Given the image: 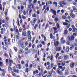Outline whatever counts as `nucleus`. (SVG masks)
Segmentation results:
<instances>
[{"instance_id":"nucleus-1","label":"nucleus","mask_w":77,"mask_h":77,"mask_svg":"<svg viewBox=\"0 0 77 77\" xmlns=\"http://www.w3.org/2000/svg\"><path fill=\"white\" fill-rule=\"evenodd\" d=\"M67 39L69 41L71 42V41L74 40V36L73 35H72L71 36H68L67 37Z\"/></svg>"},{"instance_id":"nucleus-2","label":"nucleus","mask_w":77,"mask_h":77,"mask_svg":"<svg viewBox=\"0 0 77 77\" xmlns=\"http://www.w3.org/2000/svg\"><path fill=\"white\" fill-rule=\"evenodd\" d=\"M54 45L55 47H58L59 46V43L58 41H56V40L55 39L54 40Z\"/></svg>"},{"instance_id":"nucleus-3","label":"nucleus","mask_w":77,"mask_h":77,"mask_svg":"<svg viewBox=\"0 0 77 77\" xmlns=\"http://www.w3.org/2000/svg\"><path fill=\"white\" fill-rule=\"evenodd\" d=\"M20 45L22 48H24V42L23 41H20Z\"/></svg>"},{"instance_id":"nucleus-4","label":"nucleus","mask_w":77,"mask_h":77,"mask_svg":"<svg viewBox=\"0 0 77 77\" xmlns=\"http://www.w3.org/2000/svg\"><path fill=\"white\" fill-rule=\"evenodd\" d=\"M51 12L52 14H54V15H56V11L53 9H51Z\"/></svg>"},{"instance_id":"nucleus-5","label":"nucleus","mask_w":77,"mask_h":77,"mask_svg":"<svg viewBox=\"0 0 77 77\" xmlns=\"http://www.w3.org/2000/svg\"><path fill=\"white\" fill-rule=\"evenodd\" d=\"M64 38L62 37L61 39V43L62 44H65L66 41L65 40H64Z\"/></svg>"},{"instance_id":"nucleus-6","label":"nucleus","mask_w":77,"mask_h":77,"mask_svg":"<svg viewBox=\"0 0 77 77\" xmlns=\"http://www.w3.org/2000/svg\"><path fill=\"white\" fill-rule=\"evenodd\" d=\"M19 53L20 54H23V53H24V51H23V49L20 48L19 51Z\"/></svg>"},{"instance_id":"nucleus-7","label":"nucleus","mask_w":77,"mask_h":77,"mask_svg":"<svg viewBox=\"0 0 77 77\" xmlns=\"http://www.w3.org/2000/svg\"><path fill=\"white\" fill-rule=\"evenodd\" d=\"M56 50L57 51H60L62 50V48L61 47H57L56 48Z\"/></svg>"},{"instance_id":"nucleus-8","label":"nucleus","mask_w":77,"mask_h":77,"mask_svg":"<svg viewBox=\"0 0 77 77\" xmlns=\"http://www.w3.org/2000/svg\"><path fill=\"white\" fill-rule=\"evenodd\" d=\"M68 23H67L64 22L63 23V25L64 26H66L67 27V28L68 29V28H69V25L68 24Z\"/></svg>"},{"instance_id":"nucleus-9","label":"nucleus","mask_w":77,"mask_h":77,"mask_svg":"<svg viewBox=\"0 0 77 77\" xmlns=\"http://www.w3.org/2000/svg\"><path fill=\"white\" fill-rule=\"evenodd\" d=\"M26 31L23 30L22 32V35L24 36H26Z\"/></svg>"},{"instance_id":"nucleus-10","label":"nucleus","mask_w":77,"mask_h":77,"mask_svg":"<svg viewBox=\"0 0 77 77\" xmlns=\"http://www.w3.org/2000/svg\"><path fill=\"white\" fill-rule=\"evenodd\" d=\"M60 70V69H57V72L59 75H62V73L61 72H60V71H59Z\"/></svg>"},{"instance_id":"nucleus-11","label":"nucleus","mask_w":77,"mask_h":77,"mask_svg":"<svg viewBox=\"0 0 77 77\" xmlns=\"http://www.w3.org/2000/svg\"><path fill=\"white\" fill-rule=\"evenodd\" d=\"M72 27L73 29L72 31L73 32H75V30H76L77 29L74 27V25H72Z\"/></svg>"},{"instance_id":"nucleus-12","label":"nucleus","mask_w":77,"mask_h":77,"mask_svg":"<svg viewBox=\"0 0 77 77\" xmlns=\"http://www.w3.org/2000/svg\"><path fill=\"white\" fill-rule=\"evenodd\" d=\"M50 63L49 62H48L47 63H45L44 64L45 66L46 67L47 66V65H50Z\"/></svg>"},{"instance_id":"nucleus-13","label":"nucleus","mask_w":77,"mask_h":77,"mask_svg":"<svg viewBox=\"0 0 77 77\" xmlns=\"http://www.w3.org/2000/svg\"><path fill=\"white\" fill-rule=\"evenodd\" d=\"M70 17H72V18H75V16L74 14L72 13H70Z\"/></svg>"},{"instance_id":"nucleus-14","label":"nucleus","mask_w":77,"mask_h":77,"mask_svg":"<svg viewBox=\"0 0 77 77\" xmlns=\"http://www.w3.org/2000/svg\"><path fill=\"white\" fill-rule=\"evenodd\" d=\"M39 72L37 69L35 70V71L33 72V73L34 74H38Z\"/></svg>"},{"instance_id":"nucleus-15","label":"nucleus","mask_w":77,"mask_h":77,"mask_svg":"<svg viewBox=\"0 0 77 77\" xmlns=\"http://www.w3.org/2000/svg\"><path fill=\"white\" fill-rule=\"evenodd\" d=\"M16 68L18 69H21V65L19 64L16 65Z\"/></svg>"},{"instance_id":"nucleus-16","label":"nucleus","mask_w":77,"mask_h":77,"mask_svg":"<svg viewBox=\"0 0 77 77\" xmlns=\"http://www.w3.org/2000/svg\"><path fill=\"white\" fill-rule=\"evenodd\" d=\"M72 8L74 12H77V9H75V7L74 6L72 7Z\"/></svg>"},{"instance_id":"nucleus-17","label":"nucleus","mask_w":77,"mask_h":77,"mask_svg":"<svg viewBox=\"0 0 77 77\" xmlns=\"http://www.w3.org/2000/svg\"><path fill=\"white\" fill-rule=\"evenodd\" d=\"M13 62V61L12 60H9V63L10 64L9 65L10 66H11L12 65V63Z\"/></svg>"},{"instance_id":"nucleus-18","label":"nucleus","mask_w":77,"mask_h":77,"mask_svg":"<svg viewBox=\"0 0 77 77\" xmlns=\"http://www.w3.org/2000/svg\"><path fill=\"white\" fill-rule=\"evenodd\" d=\"M69 49V47H66L65 51L66 53H68Z\"/></svg>"},{"instance_id":"nucleus-19","label":"nucleus","mask_w":77,"mask_h":77,"mask_svg":"<svg viewBox=\"0 0 77 77\" xmlns=\"http://www.w3.org/2000/svg\"><path fill=\"white\" fill-rule=\"evenodd\" d=\"M46 69L47 70H49L51 69L50 65H49L48 67H46Z\"/></svg>"},{"instance_id":"nucleus-20","label":"nucleus","mask_w":77,"mask_h":77,"mask_svg":"<svg viewBox=\"0 0 77 77\" xmlns=\"http://www.w3.org/2000/svg\"><path fill=\"white\" fill-rule=\"evenodd\" d=\"M59 5H60V7H61V8H63V5L61 3V2H59Z\"/></svg>"},{"instance_id":"nucleus-21","label":"nucleus","mask_w":77,"mask_h":77,"mask_svg":"<svg viewBox=\"0 0 77 77\" xmlns=\"http://www.w3.org/2000/svg\"><path fill=\"white\" fill-rule=\"evenodd\" d=\"M61 3L63 4V5H66L67 4V3H66L65 2L63 1H60Z\"/></svg>"},{"instance_id":"nucleus-22","label":"nucleus","mask_w":77,"mask_h":77,"mask_svg":"<svg viewBox=\"0 0 77 77\" xmlns=\"http://www.w3.org/2000/svg\"><path fill=\"white\" fill-rule=\"evenodd\" d=\"M64 57L65 60H67V59L68 58V56L67 55H64Z\"/></svg>"},{"instance_id":"nucleus-23","label":"nucleus","mask_w":77,"mask_h":77,"mask_svg":"<svg viewBox=\"0 0 77 77\" xmlns=\"http://www.w3.org/2000/svg\"><path fill=\"white\" fill-rule=\"evenodd\" d=\"M56 26L57 28H58V29H60V25H59V24L57 23Z\"/></svg>"},{"instance_id":"nucleus-24","label":"nucleus","mask_w":77,"mask_h":77,"mask_svg":"<svg viewBox=\"0 0 77 77\" xmlns=\"http://www.w3.org/2000/svg\"><path fill=\"white\" fill-rule=\"evenodd\" d=\"M32 43H30L29 44L28 46V48H30V47H32Z\"/></svg>"},{"instance_id":"nucleus-25","label":"nucleus","mask_w":77,"mask_h":77,"mask_svg":"<svg viewBox=\"0 0 77 77\" xmlns=\"http://www.w3.org/2000/svg\"><path fill=\"white\" fill-rule=\"evenodd\" d=\"M32 17L33 18H36V15L35 14V13H34V14L32 15Z\"/></svg>"},{"instance_id":"nucleus-26","label":"nucleus","mask_w":77,"mask_h":77,"mask_svg":"<svg viewBox=\"0 0 77 77\" xmlns=\"http://www.w3.org/2000/svg\"><path fill=\"white\" fill-rule=\"evenodd\" d=\"M53 5H55L56 7H57V2H53Z\"/></svg>"},{"instance_id":"nucleus-27","label":"nucleus","mask_w":77,"mask_h":77,"mask_svg":"<svg viewBox=\"0 0 77 77\" xmlns=\"http://www.w3.org/2000/svg\"><path fill=\"white\" fill-rule=\"evenodd\" d=\"M74 63H71L70 64V66L71 68H73V67H74Z\"/></svg>"},{"instance_id":"nucleus-28","label":"nucleus","mask_w":77,"mask_h":77,"mask_svg":"<svg viewBox=\"0 0 77 77\" xmlns=\"http://www.w3.org/2000/svg\"><path fill=\"white\" fill-rule=\"evenodd\" d=\"M68 74H69V73L68 72V70H66L65 71V74H66V75H68Z\"/></svg>"},{"instance_id":"nucleus-29","label":"nucleus","mask_w":77,"mask_h":77,"mask_svg":"<svg viewBox=\"0 0 77 77\" xmlns=\"http://www.w3.org/2000/svg\"><path fill=\"white\" fill-rule=\"evenodd\" d=\"M53 29H54V31H55L54 33H56V30H57V28L53 27Z\"/></svg>"},{"instance_id":"nucleus-30","label":"nucleus","mask_w":77,"mask_h":77,"mask_svg":"<svg viewBox=\"0 0 77 77\" xmlns=\"http://www.w3.org/2000/svg\"><path fill=\"white\" fill-rule=\"evenodd\" d=\"M52 1H49L48 2V4L49 5H52Z\"/></svg>"},{"instance_id":"nucleus-31","label":"nucleus","mask_w":77,"mask_h":77,"mask_svg":"<svg viewBox=\"0 0 77 77\" xmlns=\"http://www.w3.org/2000/svg\"><path fill=\"white\" fill-rule=\"evenodd\" d=\"M48 76L49 77H51V73L50 72H48Z\"/></svg>"},{"instance_id":"nucleus-32","label":"nucleus","mask_w":77,"mask_h":77,"mask_svg":"<svg viewBox=\"0 0 77 77\" xmlns=\"http://www.w3.org/2000/svg\"><path fill=\"white\" fill-rule=\"evenodd\" d=\"M14 49L15 52L17 51V48L16 47H14L13 48Z\"/></svg>"},{"instance_id":"nucleus-33","label":"nucleus","mask_w":77,"mask_h":77,"mask_svg":"<svg viewBox=\"0 0 77 77\" xmlns=\"http://www.w3.org/2000/svg\"><path fill=\"white\" fill-rule=\"evenodd\" d=\"M62 18L63 20H65V19H66V17L65 16H63Z\"/></svg>"},{"instance_id":"nucleus-34","label":"nucleus","mask_w":77,"mask_h":77,"mask_svg":"<svg viewBox=\"0 0 77 77\" xmlns=\"http://www.w3.org/2000/svg\"><path fill=\"white\" fill-rule=\"evenodd\" d=\"M38 25L36 24L35 26L34 27V29H35V30H36V27H38Z\"/></svg>"},{"instance_id":"nucleus-35","label":"nucleus","mask_w":77,"mask_h":77,"mask_svg":"<svg viewBox=\"0 0 77 77\" xmlns=\"http://www.w3.org/2000/svg\"><path fill=\"white\" fill-rule=\"evenodd\" d=\"M22 18L23 19V20H25V19H26V17L25 16H24V15H22Z\"/></svg>"},{"instance_id":"nucleus-36","label":"nucleus","mask_w":77,"mask_h":77,"mask_svg":"<svg viewBox=\"0 0 77 77\" xmlns=\"http://www.w3.org/2000/svg\"><path fill=\"white\" fill-rule=\"evenodd\" d=\"M26 1H28V0H26ZM29 4H31V2H32V0H29Z\"/></svg>"},{"instance_id":"nucleus-37","label":"nucleus","mask_w":77,"mask_h":77,"mask_svg":"<svg viewBox=\"0 0 77 77\" xmlns=\"http://www.w3.org/2000/svg\"><path fill=\"white\" fill-rule=\"evenodd\" d=\"M59 56V53H57L56 55L55 56V57L56 58V59H57V57L58 56Z\"/></svg>"},{"instance_id":"nucleus-38","label":"nucleus","mask_w":77,"mask_h":77,"mask_svg":"<svg viewBox=\"0 0 77 77\" xmlns=\"http://www.w3.org/2000/svg\"><path fill=\"white\" fill-rule=\"evenodd\" d=\"M13 71L14 72H17V73H18L19 72L17 71V70L15 69H14Z\"/></svg>"},{"instance_id":"nucleus-39","label":"nucleus","mask_w":77,"mask_h":77,"mask_svg":"<svg viewBox=\"0 0 77 77\" xmlns=\"http://www.w3.org/2000/svg\"><path fill=\"white\" fill-rule=\"evenodd\" d=\"M50 38L52 39H53V35H52V33H51L50 34Z\"/></svg>"},{"instance_id":"nucleus-40","label":"nucleus","mask_w":77,"mask_h":77,"mask_svg":"<svg viewBox=\"0 0 77 77\" xmlns=\"http://www.w3.org/2000/svg\"><path fill=\"white\" fill-rule=\"evenodd\" d=\"M54 20L55 22H57L58 21V18L57 17H56L54 19Z\"/></svg>"},{"instance_id":"nucleus-41","label":"nucleus","mask_w":77,"mask_h":77,"mask_svg":"<svg viewBox=\"0 0 77 77\" xmlns=\"http://www.w3.org/2000/svg\"><path fill=\"white\" fill-rule=\"evenodd\" d=\"M16 38L17 39H20V37L18 35H16Z\"/></svg>"},{"instance_id":"nucleus-42","label":"nucleus","mask_w":77,"mask_h":77,"mask_svg":"<svg viewBox=\"0 0 77 77\" xmlns=\"http://www.w3.org/2000/svg\"><path fill=\"white\" fill-rule=\"evenodd\" d=\"M65 67H63V68L62 69V71H65Z\"/></svg>"},{"instance_id":"nucleus-43","label":"nucleus","mask_w":77,"mask_h":77,"mask_svg":"<svg viewBox=\"0 0 77 77\" xmlns=\"http://www.w3.org/2000/svg\"><path fill=\"white\" fill-rule=\"evenodd\" d=\"M66 44L68 45H70V43L69 42V41H67L66 43Z\"/></svg>"},{"instance_id":"nucleus-44","label":"nucleus","mask_w":77,"mask_h":77,"mask_svg":"<svg viewBox=\"0 0 77 77\" xmlns=\"http://www.w3.org/2000/svg\"><path fill=\"white\" fill-rule=\"evenodd\" d=\"M56 73V72L55 71H54V70L53 69H52L51 71V73L52 74V73Z\"/></svg>"},{"instance_id":"nucleus-45","label":"nucleus","mask_w":77,"mask_h":77,"mask_svg":"<svg viewBox=\"0 0 77 77\" xmlns=\"http://www.w3.org/2000/svg\"><path fill=\"white\" fill-rule=\"evenodd\" d=\"M48 26V24H46V26H45V30H46L47 29Z\"/></svg>"},{"instance_id":"nucleus-46","label":"nucleus","mask_w":77,"mask_h":77,"mask_svg":"<svg viewBox=\"0 0 77 77\" xmlns=\"http://www.w3.org/2000/svg\"><path fill=\"white\" fill-rule=\"evenodd\" d=\"M31 34V32L30 31H28V35H30Z\"/></svg>"},{"instance_id":"nucleus-47","label":"nucleus","mask_w":77,"mask_h":77,"mask_svg":"<svg viewBox=\"0 0 77 77\" xmlns=\"http://www.w3.org/2000/svg\"><path fill=\"white\" fill-rule=\"evenodd\" d=\"M28 39H31L32 37L31 35H28Z\"/></svg>"},{"instance_id":"nucleus-48","label":"nucleus","mask_w":77,"mask_h":77,"mask_svg":"<svg viewBox=\"0 0 77 77\" xmlns=\"http://www.w3.org/2000/svg\"><path fill=\"white\" fill-rule=\"evenodd\" d=\"M69 56L70 57H71V58H72V59H73V58H74V57H73V56H72V54H69Z\"/></svg>"},{"instance_id":"nucleus-49","label":"nucleus","mask_w":77,"mask_h":77,"mask_svg":"<svg viewBox=\"0 0 77 77\" xmlns=\"http://www.w3.org/2000/svg\"><path fill=\"white\" fill-rule=\"evenodd\" d=\"M29 72V68H26V72Z\"/></svg>"},{"instance_id":"nucleus-50","label":"nucleus","mask_w":77,"mask_h":77,"mask_svg":"<svg viewBox=\"0 0 77 77\" xmlns=\"http://www.w3.org/2000/svg\"><path fill=\"white\" fill-rule=\"evenodd\" d=\"M53 55H51V59L50 60L51 61H52L53 60Z\"/></svg>"},{"instance_id":"nucleus-51","label":"nucleus","mask_w":77,"mask_h":77,"mask_svg":"<svg viewBox=\"0 0 77 77\" xmlns=\"http://www.w3.org/2000/svg\"><path fill=\"white\" fill-rule=\"evenodd\" d=\"M62 59V56H60L58 58V60H60V59Z\"/></svg>"},{"instance_id":"nucleus-52","label":"nucleus","mask_w":77,"mask_h":77,"mask_svg":"<svg viewBox=\"0 0 77 77\" xmlns=\"http://www.w3.org/2000/svg\"><path fill=\"white\" fill-rule=\"evenodd\" d=\"M18 57L19 58V60H21V57L20 56V55H19L18 56Z\"/></svg>"},{"instance_id":"nucleus-53","label":"nucleus","mask_w":77,"mask_h":77,"mask_svg":"<svg viewBox=\"0 0 77 77\" xmlns=\"http://www.w3.org/2000/svg\"><path fill=\"white\" fill-rule=\"evenodd\" d=\"M34 19H35L33 20V22L34 23H35L36 22V21H37V20H36L35 18H34Z\"/></svg>"},{"instance_id":"nucleus-54","label":"nucleus","mask_w":77,"mask_h":77,"mask_svg":"<svg viewBox=\"0 0 77 77\" xmlns=\"http://www.w3.org/2000/svg\"><path fill=\"white\" fill-rule=\"evenodd\" d=\"M23 14L24 15H26V11H24L23 12Z\"/></svg>"},{"instance_id":"nucleus-55","label":"nucleus","mask_w":77,"mask_h":77,"mask_svg":"<svg viewBox=\"0 0 77 77\" xmlns=\"http://www.w3.org/2000/svg\"><path fill=\"white\" fill-rule=\"evenodd\" d=\"M20 24H21V25L22 24V23H23V20L22 19L20 20Z\"/></svg>"},{"instance_id":"nucleus-56","label":"nucleus","mask_w":77,"mask_h":77,"mask_svg":"<svg viewBox=\"0 0 77 77\" xmlns=\"http://www.w3.org/2000/svg\"><path fill=\"white\" fill-rule=\"evenodd\" d=\"M61 65L62 66H65V63L63 62L62 63Z\"/></svg>"},{"instance_id":"nucleus-57","label":"nucleus","mask_w":77,"mask_h":77,"mask_svg":"<svg viewBox=\"0 0 77 77\" xmlns=\"http://www.w3.org/2000/svg\"><path fill=\"white\" fill-rule=\"evenodd\" d=\"M9 53H10V54H12V50L11 49H10L9 50Z\"/></svg>"},{"instance_id":"nucleus-58","label":"nucleus","mask_w":77,"mask_h":77,"mask_svg":"<svg viewBox=\"0 0 77 77\" xmlns=\"http://www.w3.org/2000/svg\"><path fill=\"white\" fill-rule=\"evenodd\" d=\"M19 32H22V29L21 28H20L19 29Z\"/></svg>"},{"instance_id":"nucleus-59","label":"nucleus","mask_w":77,"mask_h":77,"mask_svg":"<svg viewBox=\"0 0 77 77\" xmlns=\"http://www.w3.org/2000/svg\"><path fill=\"white\" fill-rule=\"evenodd\" d=\"M58 34H57L56 35V37H57V40H59V37L58 36Z\"/></svg>"},{"instance_id":"nucleus-60","label":"nucleus","mask_w":77,"mask_h":77,"mask_svg":"<svg viewBox=\"0 0 77 77\" xmlns=\"http://www.w3.org/2000/svg\"><path fill=\"white\" fill-rule=\"evenodd\" d=\"M0 65L1 66H3V63H2V62H0Z\"/></svg>"},{"instance_id":"nucleus-61","label":"nucleus","mask_w":77,"mask_h":77,"mask_svg":"<svg viewBox=\"0 0 77 77\" xmlns=\"http://www.w3.org/2000/svg\"><path fill=\"white\" fill-rule=\"evenodd\" d=\"M37 2V0H34L33 3H36Z\"/></svg>"},{"instance_id":"nucleus-62","label":"nucleus","mask_w":77,"mask_h":77,"mask_svg":"<svg viewBox=\"0 0 77 77\" xmlns=\"http://www.w3.org/2000/svg\"><path fill=\"white\" fill-rule=\"evenodd\" d=\"M47 73V71L46 70H45L44 72L43 73L44 74H45Z\"/></svg>"},{"instance_id":"nucleus-63","label":"nucleus","mask_w":77,"mask_h":77,"mask_svg":"<svg viewBox=\"0 0 77 77\" xmlns=\"http://www.w3.org/2000/svg\"><path fill=\"white\" fill-rule=\"evenodd\" d=\"M41 36H42V38H44L45 37V35H44L43 34L41 35Z\"/></svg>"},{"instance_id":"nucleus-64","label":"nucleus","mask_w":77,"mask_h":77,"mask_svg":"<svg viewBox=\"0 0 77 77\" xmlns=\"http://www.w3.org/2000/svg\"><path fill=\"white\" fill-rule=\"evenodd\" d=\"M9 18L8 17H6V20H7V21H8L9 20Z\"/></svg>"}]
</instances>
